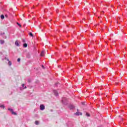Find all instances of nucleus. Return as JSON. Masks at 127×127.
Segmentation results:
<instances>
[{
    "instance_id": "1a4fd4ad",
    "label": "nucleus",
    "mask_w": 127,
    "mask_h": 127,
    "mask_svg": "<svg viewBox=\"0 0 127 127\" xmlns=\"http://www.w3.org/2000/svg\"><path fill=\"white\" fill-rule=\"evenodd\" d=\"M15 44L16 46L19 47V44H18V42L17 41H16L15 42Z\"/></svg>"
},
{
    "instance_id": "ddd939ff",
    "label": "nucleus",
    "mask_w": 127,
    "mask_h": 127,
    "mask_svg": "<svg viewBox=\"0 0 127 127\" xmlns=\"http://www.w3.org/2000/svg\"><path fill=\"white\" fill-rule=\"evenodd\" d=\"M35 124L37 126H38V125H39V122L37 121H35Z\"/></svg>"
},
{
    "instance_id": "2eb2a0df",
    "label": "nucleus",
    "mask_w": 127,
    "mask_h": 127,
    "mask_svg": "<svg viewBox=\"0 0 127 127\" xmlns=\"http://www.w3.org/2000/svg\"><path fill=\"white\" fill-rule=\"evenodd\" d=\"M27 81L28 83H31V79L28 78Z\"/></svg>"
},
{
    "instance_id": "a878e982",
    "label": "nucleus",
    "mask_w": 127,
    "mask_h": 127,
    "mask_svg": "<svg viewBox=\"0 0 127 127\" xmlns=\"http://www.w3.org/2000/svg\"><path fill=\"white\" fill-rule=\"evenodd\" d=\"M42 68H44V65H42Z\"/></svg>"
},
{
    "instance_id": "393cba45",
    "label": "nucleus",
    "mask_w": 127,
    "mask_h": 127,
    "mask_svg": "<svg viewBox=\"0 0 127 127\" xmlns=\"http://www.w3.org/2000/svg\"><path fill=\"white\" fill-rule=\"evenodd\" d=\"M82 105H85V102H82Z\"/></svg>"
},
{
    "instance_id": "f257e3e1",
    "label": "nucleus",
    "mask_w": 127,
    "mask_h": 127,
    "mask_svg": "<svg viewBox=\"0 0 127 127\" xmlns=\"http://www.w3.org/2000/svg\"><path fill=\"white\" fill-rule=\"evenodd\" d=\"M62 103L63 104V105H67L68 100H67V98L65 97L63 98L62 100Z\"/></svg>"
},
{
    "instance_id": "5701e85b",
    "label": "nucleus",
    "mask_w": 127,
    "mask_h": 127,
    "mask_svg": "<svg viewBox=\"0 0 127 127\" xmlns=\"http://www.w3.org/2000/svg\"><path fill=\"white\" fill-rule=\"evenodd\" d=\"M22 42H23V43H25V40H22Z\"/></svg>"
},
{
    "instance_id": "7ed1b4c3",
    "label": "nucleus",
    "mask_w": 127,
    "mask_h": 127,
    "mask_svg": "<svg viewBox=\"0 0 127 127\" xmlns=\"http://www.w3.org/2000/svg\"><path fill=\"white\" fill-rule=\"evenodd\" d=\"M40 110H41V111H44V110H45V106L44 105L42 104L40 106Z\"/></svg>"
},
{
    "instance_id": "412c9836",
    "label": "nucleus",
    "mask_w": 127,
    "mask_h": 127,
    "mask_svg": "<svg viewBox=\"0 0 127 127\" xmlns=\"http://www.w3.org/2000/svg\"><path fill=\"white\" fill-rule=\"evenodd\" d=\"M17 62H20V58H18V59L17 60Z\"/></svg>"
},
{
    "instance_id": "4468645a",
    "label": "nucleus",
    "mask_w": 127,
    "mask_h": 127,
    "mask_svg": "<svg viewBox=\"0 0 127 127\" xmlns=\"http://www.w3.org/2000/svg\"><path fill=\"white\" fill-rule=\"evenodd\" d=\"M0 18H1V19H4V15H1Z\"/></svg>"
},
{
    "instance_id": "f8f14e48",
    "label": "nucleus",
    "mask_w": 127,
    "mask_h": 127,
    "mask_svg": "<svg viewBox=\"0 0 127 127\" xmlns=\"http://www.w3.org/2000/svg\"><path fill=\"white\" fill-rule=\"evenodd\" d=\"M40 55H41V56H42V57L44 56V51H42V52L41 53Z\"/></svg>"
},
{
    "instance_id": "20e7f679",
    "label": "nucleus",
    "mask_w": 127,
    "mask_h": 127,
    "mask_svg": "<svg viewBox=\"0 0 127 127\" xmlns=\"http://www.w3.org/2000/svg\"><path fill=\"white\" fill-rule=\"evenodd\" d=\"M77 112L74 113V115L75 116H82V113L79 112V109H77Z\"/></svg>"
},
{
    "instance_id": "6ab92c4d",
    "label": "nucleus",
    "mask_w": 127,
    "mask_h": 127,
    "mask_svg": "<svg viewBox=\"0 0 127 127\" xmlns=\"http://www.w3.org/2000/svg\"><path fill=\"white\" fill-rule=\"evenodd\" d=\"M22 87L23 88V89H26V86L24 87V84H22Z\"/></svg>"
},
{
    "instance_id": "aec40b11",
    "label": "nucleus",
    "mask_w": 127,
    "mask_h": 127,
    "mask_svg": "<svg viewBox=\"0 0 127 127\" xmlns=\"http://www.w3.org/2000/svg\"><path fill=\"white\" fill-rule=\"evenodd\" d=\"M17 24L18 26H19V27H21V25H20V24H19L18 22H17Z\"/></svg>"
},
{
    "instance_id": "9d476101",
    "label": "nucleus",
    "mask_w": 127,
    "mask_h": 127,
    "mask_svg": "<svg viewBox=\"0 0 127 127\" xmlns=\"http://www.w3.org/2000/svg\"><path fill=\"white\" fill-rule=\"evenodd\" d=\"M23 47L24 48H26V47H27V44H26V43L23 44Z\"/></svg>"
},
{
    "instance_id": "39448f33",
    "label": "nucleus",
    "mask_w": 127,
    "mask_h": 127,
    "mask_svg": "<svg viewBox=\"0 0 127 127\" xmlns=\"http://www.w3.org/2000/svg\"><path fill=\"white\" fill-rule=\"evenodd\" d=\"M53 93L56 97L58 96L59 95L58 93V91H57V90H53Z\"/></svg>"
},
{
    "instance_id": "cd10ccee",
    "label": "nucleus",
    "mask_w": 127,
    "mask_h": 127,
    "mask_svg": "<svg viewBox=\"0 0 127 127\" xmlns=\"http://www.w3.org/2000/svg\"><path fill=\"white\" fill-rule=\"evenodd\" d=\"M98 127H104L100 126H98Z\"/></svg>"
},
{
    "instance_id": "f3484780",
    "label": "nucleus",
    "mask_w": 127,
    "mask_h": 127,
    "mask_svg": "<svg viewBox=\"0 0 127 127\" xmlns=\"http://www.w3.org/2000/svg\"><path fill=\"white\" fill-rule=\"evenodd\" d=\"M0 108H1L2 109H4L5 107L4 105H0Z\"/></svg>"
},
{
    "instance_id": "b1692460",
    "label": "nucleus",
    "mask_w": 127,
    "mask_h": 127,
    "mask_svg": "<svg viewBox=\"0 0 127 127\" xmlns=\"http://www.w3.org/2000/svg\"><path fill=\"white\" fill-rule=\"evenodd\" d=\"M5 59H6L7 61H9V60H8V59H6V58H5Z\"/></svg>"
},
{
    "instance_id": "0eeeda50",
    "label": "nucleus",
    "mask_w": 127,
    "mask_h": 127,
    "mask_svg": "<svg viewBox=\"0 0 127 127\" xmlns=\"http://www.w3.org/2000/svg\"><path fill=\"white\" fill-rule=\"evenodd\" d=\"M69 108L70 110H73V109H75V107L72 105H70L69 106Z\"/></svg>"
},
{
    "instance_id": "f03ea898",
    "label": "nucleus",
    "mask_w": 127,
    "mask_h": 127,
    "mask_svg": "<svg viewBox=\"0 0 127 127\" xmlns=\"http://www.w3.org/2000/svg\"><path fill=\"white\" fill-rule=\"evenodd\" d=\"M8 110L11 112L12 115H14V116H16V115H17L16 112H13V110L12 109L8 108Z\"/></svg>"
},
{
    "instance_id": "bb28decb",
    "label": "nucleus",
    "mask_w": 127,
    "mask_h": 127,
    "mask_svg": "<svg viewBox=\"0 0 127 127\" xmlns=\"http://www.w3.org/2000/svg\"><path fill=\"white\" fill-rule=\"evenodd\" d=\"M5 17H7V14L5 15Z\"/></svg>"
},
{
    "instance_id": "a211bd4d",
    "label": "nucleus",
    "mask_w": 127,
    "mask_h": 127,
    "mask_svg": "<svg viewBox=\"0 0 127 127\" xmlns=\"http://www.w3.org/2000/svg\"><path fill=\"white\" fill-rule=\"evenodd\" d=\"M86 116L87 117H90V114H89L88 113H86Z\"/></svg>"
},
{
    "instance_id": "9b49d317",
    "label": "nucleus",
    "mask_w": 127,
    "mask_h": 127,
    "mask_svg": "<svg viewBox=\"0 0 127 127\" xmlns=\"http://www.w3.org/2000/svg\"><path fill=\"white\" fill-rule=\"evenodd\" d=\"M29 36H31V37H33V34L31 32L29 33Z\"/></svg>"
},
{
    "instance_id": "dca6fc26",
    "label": "nucleus",
    "mask_w": 127,
    "mask_h": 127,
    "mask_svg": "<svg viewBox=\"0 0 127 127\" xmlns=\"http://www.w3.org/2000/svg\"><path fill=\"white\" fill-rule=\"evenodd\" d=\"M8 64L9 66H11V64H12L11 62L9 61L8 63Z\"/></svg>"
},
{
    "instance_id": "423d86ee",
    "label": "nucleus",
    "mask_w": 127,
    "mask_h": 127,
    "mask_svg": "<svg viewBox=\"0 0 127 127\" xmlns=\"http://www.w3.org/2000/svg\"><path fill=\"white\" fill-rule=\"evenodd\" d=\"M5 33L4 32L1 33H0V36L2 37V38H4V39H6V36L4 35Z\"/></svg>"
},
{
    "instance_id": "4be33fe9",
    "label": "nucleus",
    "mask_w": 127,
    "mask_h": 127,
    "mask_svg": "<svg viewBox=\"0 0 127 127\" xmlns=\"http://www.w3.org/2000/svg\"><path fill=\"white\" fill-rule=\"evenodd\" d=\"M58 84H59V83H55V86L56 87H57V86L58 85Z\"/></svg>"
},
{
    "instance_id": "6e6552de",
    "label": "nucleus",
    "mask_w": 127,
    "mask_h": 127,
    "mask_svg": "<svg viewBox=\"0 0 127 127\" xmlns=\"http://www.w3.org/2000/svg\"><path fill=\"white\" fill-rule=\"evenodd\" d=\"M0 43L1 44V45L4 44V41L3 40H0Z\"/></svg>"
}]
</instances>
